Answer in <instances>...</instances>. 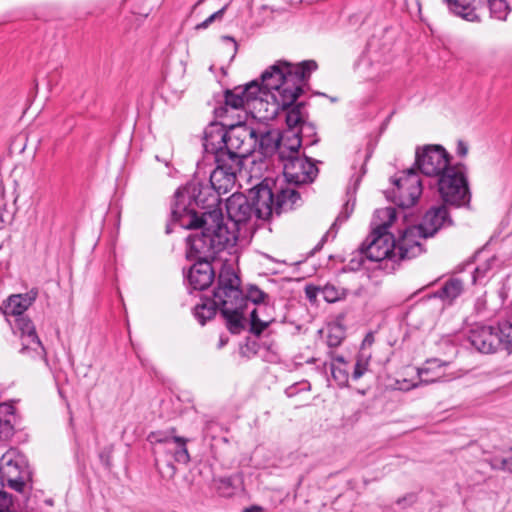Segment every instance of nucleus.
<instances>
[{
    "mask_svg": "<svg viewBox=\"0 0 512 512\" xmlns=\"http://www.w3.org/2000/svg\"><path fill=\"white\" fill-rule=\"evenodd\" d=\"M217 166L211 172L209 183L191 181L178 187L170 201V222L165 232L170 234L175 226L181 229H192L209 221L223 222L221 195L230 192L236 183V177L224 183L214 177Z\"/></svg>",
    "mask_w": 512,
    "mask_h": 512,
    "instance_id": "f257e3e1",
    "label": "nucleus"
},
{
    "mask_svg": "<svg viewBox=\"0 0 512 512\" xmlns=\"http://www.w3.org/2000/svg\"><path fill=\"white\" fill-rule=\"evenodd\" d=\"M240 284L241 279L232 265L223 263L216 280L214 296L220 304V314L225 320L228 331L235 335L244 331L247 324L244 316V300L240 297Z\"/></svg>",
    "mask_w": 512,
    "mask_h": 512,
    "instance_id": "f03ea898",
    "label": "nucleus"
},
{
    "mask_svg": "<svg viewBox=\"0 0 512 512\" xmlns=\"http://www.w3.org/2000/svg\"><path fill=\"white\" fill-rule=\"evenodd\" d=\"M226 141V149L219 153L214 176L224 183H228L227 180L232 179V175L237 178L244 166V160L255 152V129L244 122L228 124Z\"/></svg>",
    "mask_w": 512,
    "mask_h": 512,
    "instance_id": "7ed1b4c3",
    "label": "nucleus"
},
{
    "mask_svg": "<svg viewBox=\"0 0 512 512\" xmlns=\"http://www.w3.org/2000/svg\"><path fill=\"white\" fill-rule=\"evenodd\" d=\"M388 221L377 226L364 240L358 249L361 259L356 263L362 265L363 258L378 263L380 269L392 271L397 263L394 251L393 235L387 231L388 227L396 219L395 208L388 207L382 210Z\"/></svg>",
    "mask_w": 512,
    "mask_h": 512,
    "instance_id": "20e7f679",
    "label": "nucleus"
},
{
    "mask_svg": "<svg viewBox=\"0 0 512 512\" xmlns=\"http://www.w3.org/2000/svg\"><path fill=\"white\" fill-rule=\"evenodd\" d=\"M191 230H200L186 238V258L196 261H213L231 241V234L223 222L200 224Z\"/></svg>",
    "mask_w": 512,
    "mask_h": 512,
    "instance_id": "39448f33",
    "label": "nucleus"
},
{
    "mask_svg": "<svg viewBox=\"0 0 512 512\" xmlns=\"http://www.w3.org/2000/svg\"><path fill=\"white\" fill-rule=\"evenodd\" d=\"M256 194L262 207L258 212L268 219L274 214L279 216L302 205L301 195L292 185L287 183L283 186L270 178H265L258 184Z\"/></svg>",
    "mask_w": 512,
    "mask_h": 512,
    "instance_id": "423d86ee",
    "label": "nucleus"
},
{
    "mask_svg": "<svg viewBox=\"0 0 512 512\" xmlns=\"http://www.w3.org/2000/svg\"><path fill=\"white\" fill-rule=\"evenodd\" d=\"M467 166L458 162L436 177V186L443 203L460 208L471 201Z\"/></svg>",
    "mask_w": 512,
    "mask_h": 512,
    "instance_id": "0eeeda50",
    "label": "nucleus"
},
{
    "mask_svg": "<svg viewBox=\"0 0 512 512\" xmlns=\"http://www.w3.org/2000/svg\"><path fill=\"white\" fill-rule=\"evenodd\" d=\"M0 479L17 492H23L31 480V471L25 455L16 449H9L0 458Z\"/></svg>",
    "mask_w": 512,
    "mask_h": 512,
    "instance_id": "6e6552de",
    "label": "nucleus"
},
{
    "mask_svg": "<svg viewBox=\"0 0 512 512\" xmlns=\"http://www.w3.org/2000/svg\"><path fill=\"white\" fill-rule=\"evenodd\" d=\"M295 71L288 72V79L285 84L277 90V94H271L269 98L273 99L275 109L272 112L276 114L279 109L287 110L296 104L297 99L304 93V86L313 70L318 66H296Z\"/></svg>",
    "mask_w": 512,
    "mask_h": 512,
    "instance_id": "1a4fd4ad",
    "label": "nucleus"
},
{
    "mask_svg": "<svg viewBox=\"0 0 512 512\" xmlns=\"http://www.w3.org/2000/svg\"><path fill=\"white\" fill-rule=\"evenodd\" d=\"M257 190L258 185L250 189L248 196L242 193H233L226 200L227 215L235 225L239 226L240 224L247 223L252 216H255L257 219L268 220L267 216L260 215L258 212L262 207L257 198Z\"/></svg>",
    "mask_w": 512,
    "mask_h": 512,
    "instance_id": "9d476101",
    "label": "nucleus"
},
{
    "mask_svg": "<svg viewBox=\"0 0 512 512\" xmlns=\"http://www.w3.org/2000/svg\"><path fill=\"white\" fill-rule=\"evenodd\" d=\"M450 161L451 155L441 145L428 144L416 148L415 166L428 177L436 178L451 166Z\"/></svg>",
    "mask_w": 512,
    "mask_h": 512,
    "instance_id": "9b49d317",
    "label": "nucleus"
},
{
    "mask_svg": "<svg viewBox=\"0 0 512 512\" xmlns=\"http://www.w3.org/2000/svg\"><path fill=\"white\" fill-rule=\"evenodd\" d=\"M395 187L391 192L392 201L400 208H410L422 194V182L414 168L407 169L399 178L393 179Z\"/></svg>",
    "mask_w": 512,
    "mask_h": 512,
    "instance_id": "f8f14e48",
    "label": "nucleus"
},
{
    "mask_svg": "<svg viewBox=\"0 0 512 512\" xmlns=\"http://www.w3.org/2000/svg\"><path fill=\"white\" fill-rule=\"evenodd\" d=\"M280 160L283 162V176L289 185L312 183L318 175L315 163L306 156H286L285 151L281 150Z\"/></svg>",
    "mask_w": 512,
    "mask_h": 512,
    "instance_id": "ddd939ff",
    "label": "nucleus"
},
{
    "mask_svg": "<svg viewBox=\"0 0 512 512\" xmlns=\"http://www.w3.org/2000/svg\"><path fill=\"white\" fill-rule=\"evenodd\" d=\"M422 238L424 239L422 230L418 225L407 227L397 240L393 238L397 262L410 260L422 254L424 252L423 245L420 242Z\"/></svg>",
    "mask_w": 512,
    "mask_h": 512,
    "instance_id": "4468645a",
    "label": "nucleus"
},
{
    "mask_svg": "<svg viewBox=\"0 0 512 512\" xmlns=\"http://www.w3.org/2000/svg\"><path fill=\"white\" fill-rule=\"evenodd\" d=\"M16 327L22 338L21 354L45 358L46 351L39 339L33 322L27 317H18Z\"/></svg>",
    "mask_w": 512,
    "mask_h": 512,
    "instance_id": "2eb2a0df",
    "label": "nucleus"
},
{
    "mask_svg": "<svg viewBox=\"0 0 512 512\" xmlns=\"http://www.w3.org/2000/svg\"><path fill=\"white\" fill-rule=\"evenodd\" d=\"M447 205L442 203L432 206L426 211L421 223L418 225L420 230H422L424 239L433 237L440 229L453 225Z\"/></svg>",
    "mask_w": 512,
    "mask_h": 512,
    "instance_id": "dca6fc26",
    "label": "nucleus"
},
{
    "mask_svg": "<svg viewBox=\"0 0 512 512\" xmlns=\"http://www.w3.org/2000/svg\"><path fill=\"white\" fill-rule=\"evenodd\" d=\"M467 340L480 353L491 354L500 350L499 337L494 326L473 327L468 333Z\"/></svg>",
    "mask_w": 512,
    "mask_h": 512,
    "instance_id": "f3484780",
    "label": "nucleus"
},
{
    "mask_svg": "<svg viewBox=\"0 0 512 512\" xmlns=\"http://www.w3.org/2000/svg\"><path fill=\"white\" fill-rule=\"evenodd\" d=\"M275 322L274 301L271 299L268 303H263L253 308L249 318V333L260 337L262 333Z\"/></svg>",
    "mask_w": 512,
    "mask_h": 512,
    "instance_id": "a211bd4d",
    "label": "nucleus"
},
{
    "mask_svg": "<svg viewBox=\"0 0 512 512\" xmlns=\"http://www.w3.org/2000/svg\"><path fill=\"white\" fill-rule=\"evenodd\" d=\"M212 261H196L190 268L187 280L192 290L203 291L209 288L215 280Z\"/></svg>",
    "mask_w": 512,
    "mask_h": 512,
    "instance_id": "6ab92c4d",
    "label": "nucleus"
},
{
    "mask_svg": "<svg viewBox=\"0 0 512 512\" xmlns=\"http://www.w3.org/2000/svg\"><path fill=\"white\" fill-rule=\"evenodd\" d=\"M228 123H222L221 126H214L209 131L205 132L204 149L207 153L214 155L216 166H218V156L220 151H224L227 145V129Z\"/></svg>",
    "mask_w": 512,
    "mask_h": 512,
    "instance_id": "aec40b11",
    "label": "nucleus"
},
{
    "mask_svg": "<svg viewBox=\"0 0 512 512\" xmlns=\"http://www.w3.org/2000/svg\"><path fill=\"white\" fill-rule=\"evenodd\" d=\"M175 428L162 438V444L165 445L167 453L173 455L174 460L183 465H187L191 458L187 449L188 438L175 435Z\"/></svg>",
    "mask_w": 512,
    "mask_h": 512,
    "instance_id": "412c9836",
    "label": "nucleus"
},
{
    "mask_svg": "<svg viewBox=\"0 0 512 512\" xmlns=\"http://www.w3.org/2000/svg\"><path fill=\"white\" fill-rule=\"evenodd\" d=\"M291 66H270L269 69L265 70L259 80L263 90L269 96L273 90L277 91L288 79V68Z\"/></svg>",
    "mask_w": 512,
    "mask_h": 512,
    "instance_id": "4be33fe9",
    "label": "nucleus"
},
{
    "mask_svg": "<svg viewBox=\"0 0 512 512\" xmlns=\"http://www.w3.org/2000/svg\"><path fill=\"white\" fill-rule=\"evenodd\" d=\"M255 151H258L263 157L272 156L276 151L279 152L281 137L276 130L255 129Z\"/></svg>",
    "mask_w": 512,
    "mask_h": 512,
    "instance_id": "5701e85b",
    "label": "nucleus"
},
{
    "mask_svg": "<svg viewBox=\"0 0 512 512\" xmlns=\"http://www.w3.org/2000/svg\"><path fill=\"white\" fill-rule=\"evenodd\" d=\"M37 295V291L33 289L24 294L11 295L7 299L4 313L6 315L23 317V313L34 303Z\"/></svg>",
    "mask_w": 512,
    "mask_h": 512,
    "instance_id": "b1692460",
    "label": "nucleus"
},
{
    "mask_svg": "<svg viewBox=\"0 0 512 512\" xmlns=\"http://www.w3.org/2000/svg\"><path fill=\"white\" fill-rule=\"evenodd\" d=\"M225 104L215 108L214 113L217 118H224L228 113V109H242L245 106H249L245 99V90H242V86L228 89L224 94Z\"/></svg>",
    "mask_w": 512,
    "mask_h": 512,
    "instance_id": "393cba45",
    "label": "nucleus"
},
{
    "mask_svg": "<svg viewBox=\"0 0 512 512\" xmlns=\"http://www.w3.org/2000/svg\"><path fill=\"white\" fill-rule=\"evenodd\" d=\"M306 106L307 102L301 101L287 109L286 124L290 131H294L298 126L300 129L297 132H303L305 128L314 130V126L307 122L308 112L305 110Z\"/></svg>",
    "mask_w": 512,
    "mask_h": 512,
    "instance_id": "a878e982",
    "label": "nucleus"
},
{
    "mask_svg": "<svg viewBox=\"0 0 512 512\" xmlns=\"http://www.w3.org/2000/svg\"><path fill=\"white\" fill-rule=\"evenodd\" d=\"M463 291V281L456 277H450L443 283L439 290L433 293L431 297L439 298L444 303L451 305L454 300L462 294Z\"/></svg>",
    "mask_w": 512,
    "mask_h": 512,
    "instance_id": "bb28decb",
    "label": "nucleus"
},
{
    "mask_svg": "<svg viewBox=\"0 0 512 512\" xmlns=\"http://www.w3.org/2000/svg\"><path fill=\"white\" fill-rule=\"evenodd\" d=\"M216 300L214 295L213 298L203 297L201 303L194 307L193 315L201 325H205L215 317L217 311H220V304Z\"/></svg>",
    "mask_w": 512,
    "mask_h": 512,
    "instance_id": "cd10ccee",
    "label": "nucleus"
},
{
    "mask_svg": "<svg viewBox=\"0 0 512 512\" xmlns=\"http://www.w3.org/2000/svg\"><path fill=\"white\" fill-rule=\"evenodd\" d=\"M14 407L8 403L0 404V439L8 440L14 434Z\"/></svg>",
    "mask_w": 512,
    "mask_h": 512,
    "instance_id": "c85d7f7f",
    "label": "nucleus"
},
{
    "mask_svg": "<svg viewBox=\"0 0 512 512\" xmlns=\"http://www.w3.org/2000/svg\"><path fill=\"white\" fill-rule=\"evenodd\" d=\"M449 11L469 22L479 21V16L475 12V8L469 0H443Z\"/></svg>",
    "mask_w": 512,
    "mask_h": 512,
    "instance_id": "c756f323",
    "label": "nucleus"
},
{
    "mask_svg": "<svg viewBox=\"0 0 512 512\" xmlns=\"http://www.w3.org/2000/svg\"><path fill=\"white\" fill-rule=\"evenodd\" d=\"M240 297L244 300L243 307L246 309L248 302L253 303L255 306H259L263 303H268L269 300H271V296L260 289L255 284H249L246 287L245 293L240 288Z\"/></svg>",
    "mask_w": 512,
    "mask_h": 512,
    "instance_id": "7c9ffc66",
    "label": "nucleus"
},
{
    "mask_svg": "<svg viewBox=\"0 0 512 512\" xmlns=\"http://www.w3.org/2000/svg\"><path fill=\"white\" fill-rule=\"evenodd\" d=\"M242 90H245V99L248 105L254 102H259L260 105H262L263 102L268 103L269 95L264 92L258 79L246 83L242 86Z\"/></svg>",
    "mask_w": 512,
    "mask_h": 512,
    "instance_id": "2f4dec72",
    "label": "nucleus"
},
{
    "mask_svg": "<svg viewBox=\"0 0 512 512\" xmlns=\"http://www.w3.org/2000/svg\"><path fill=\"white\" fill-rule=\"evenodd\" d=\"M292 133L291 136H285L283 139L281 138L279 153L281 150L285 151L286 156H300L299 148L301 147V136L302 132L290 131Z\"/></svg>",
    "mask_w": 512,
    "mask_h": 512,
    "instance_id": "473e14b6",
    "label": "nucleus"
},
{
    "mask_svg": "<svg viewBox=\"0 0 512 512\" xmlns=\"http://www.w3.org/2000/svg\"><path fill=\"white\" fill-rule=\"evenodd\" d=\"M343 319L344 316L341 314L337 317V323L328 326L326 343L330 348L340 346L345 339V328L339 323Z\"/></svg>",
    "mask_w": 512,
    "mask_h": 512,
    "instance_id": "72a5a7b5",
    "label": "nucleus"
},
{
    "mask_svg": "<svg viewBox=\"0 0 512 512\" xmlns=\"http://www.w3.org/2000/svg\"><path fill=\"white\" fill-rule=\"evenodd\" d=\"M493 470L504 471L512 474V447L503 451V455H494L487 459Z\"/></svg>",
    "mask_w": 512,
    "mask_h": 512,
    "instance_id": "f704fd0d",
    "label": "nucleus"
},
{
    "mask_svg": "<svg viewBox=\"0 0 512 512\" xmlns=\"http://www.w3.org/2000/svg\"><path fill=\"white\" fill-rule=\"evenodd\" d=\"M488 6L491 16L498 20H505L510 12L506 0H488Z\"/></svg>",
    "mask_w": 512,
    "mask_h": 512,
    "instance_id": "c9c22d12",
    "label": "nucleus"
},
{
    "mask_svg": "<svg viewBox=\"0 0 512 512\" xmlns=\"http://www.w3.org/2000/svg\"><path fill=\"white\" fill-rule=\"evenodd\" d=\"M330 369L333 379L339 386L344 387L348 385L349 372L346 366H340L335 363H331Z\"/></svg>",
    "mask_w": 512,
    "mask_h": 512,
    "instance_id": "e433bc0d",
    "label": "nucleus"
},
{
    "mask_svg": "<svg viewBox=\"0 0 512 512\" xmlns=\"http://www.w3.org/2000/svg\"><path fill=\"white\" fill-rule=\"evenodd\" d=\"M321 294L328 303H334L344 297V292L332 284H326L321 288Z\"/></svg>",
    "mask_w": 512,
    "mask_h": 512,
    "instance_id": "4c0bfd02",
    "label": "nucleus"
},
{
    "mask_svg": "<svg viewBox=\"0 0 512 512\" xmlns=\"http://www.w3.org/2000/svg\"><path fill=\"white\" fill-rule=\"evenodd\" d=\"M368 369V359H364L362 356H358L357 361L354 365L352 372L353 380L360 379Z\"/></svg>",
    "mask_w": 512,
    "mask_h": 512,
    "instance_id": "58836bf2",
    "label": "nucleus"
},
{
    "mask_svg": "<svg viewBox=\"0 0 512 512\" xmlns=\"http://www.w3.org/2000/svg\"><path fill=\"white\" fill-rule=\"evenodd\" d=\"M227 6H224L220 10L211 14L208 18H206L203 22L197 24L196 29H206L211 23L216 20H221L223 18L224 12Z\"/></svg>",
    "mask_w": 512,
    "mask_h": 512,
    "instance_id": "ea45409f",
    "label": "nucleus"
},
{
    "mask_svg": "<svg viewBox=\"0 0 512 512\" xmlns=\"http://www.w3.org/2000/svg\"><path fill=\"white\" fill-rule=\"evenodd\" d=\"M12 505V497L7 492L0 491V512H10Z\"/></svg>",
    "mask_w": 512,
    "mask_h": 512,
    "instance_id": "a19ab883",
    "label": "nucleus"
},
{
    "mask_svg": "<svg viewBox=\"0 0 512 512\" xmlns=\"http://www.w3.org/2000/svg\"><path fill=\"white\" fill-rule=\"evenodd\" d=\"M353 207H354V203L351 205V207L349 206V201H347L343 207V210L340 212V214L338 215V217L336 218L334 224H333V227L338 223H342L344 221H346L349 217H350V214L352 213L353 211Z\"/></svg>",
    "mask_w": 512,
    "mask_h": 512,
    "instance_id": "79ce46f5",
    "label": "nucleus"
},
{
    "mask_svg": "<svg viewBox=\"0 0 512 512\" xmlns=\"http://www.w3.org/2000/svg\"><path fill=\"white\" fill-rule=\"evenodd\" d=\"M428 373H429L428 368L418 369V375L420 377L419 384L428 385V384L436 383L439 381V377L438 378H430V376L425 377V375H428Z\"/></svg>",
    "mask_w": 512,
    "mask_h": 512,
    "instance_id": "37998d69",
    "label": "nucleus"
},
{
    "mask_svg": "<svg viewBox=\"0 0 512 512\" xmlns=\"http://www.w3.org/2000/svg\"><path fill=\"white\" fill-rule=\"evenodd\" d=\"M321 292V289H319L318 287L316 286H313V285H307L305 287V295H306V298L310 301V302H315L316 299H317V295L318 293Z\"/></svg>",
    "mask_w": 512,
    "mask_h": 512,
    "instance_id": "c03bdc74",
    "label": "nucleus"
},
{
    "mask_svg": "<svg viewBox=\"0 0 512 512\" xmlns=\"http://www.w3.org/2000/svg\"><path fill=\"white\" fill-rule=\"evenodd\" d=\"M416 499H417V496L416 494L414 493H409L403 497H400L397 499L396 503L398 505H403V504H408V505H412L413 503L416 502Z\"/></svg>",
    "mask_w": 512,
    "mask_h": 512,
    "instance_id": "a18cd8bd",
    "label": "nucleus"
},
{
    "mask_svg": "<svg viewBox=\"0 0 512 512\" xmlns=\"http://www.w3.org/2000/svg\"><path fill=\"white\" fill-rule=\"evenodd\" d=\"M456 153L460 157H465L468 153V145L463 140H458Z\"/></svg>",
    "mask_w": 512,
    "mask_h": 512,
    "instance_id": "49530a36",
    "label": "nucleus"
},
{
    "mask_svg": "<svg viewBox=\"0 0 512 512\" xmlns=\"http://www.w3.org/2000/svg\"><path fill=\"white\" fill-rule=\"evenodd\" d=\"M150 6L147 5V6H144V7H140V8H137V7H134L133 8V14L135 15H139V16H142V17H147L150 13Z\"/></svg>",
    "mask_w": 512,
    "mask_h": 512,
    "instance_id": "de8ad7c7",
    "label": "nucleus"
},
{
    "mask_svg": "<svg viewBox=\"0 0 512 512\" xmlns=\"http://www.w3.org/2000/svg\"><path fill=\"white\" fill-rule=\"evenodd\" d=\"M330 357L332 359V363H335L340 366H347V362L342 355H336L333 352L330 353Z\"/></svg>",
    "mask_w": 512,
    "mask_h": 512,
    "instance_id": "09e8293b",
    "label": "nucleus"
},
{
    "mask_svg": "<svg viewBox=\"0 0 512 512\" xmlns=\"http://www.w3.org/2000/svg\"><path fill=\"white\" fill-rule=\"evenodd\" d=\"M327 239V234H325L322 239L320 240V242L310 251L309 255L310 256H313L315 253H317L318 251H320L323 247V244L325 243Z\"/></svg>",
    "mask_w": 512,
    "mask_h": 512,
    "instance_id": "8fccbe9b",
    "label": "nucleus"
},
{
    "mask_svg": "<svg viewBox=\"0 0 512 512\" xmlns=\"http://www.w3.org/2000/svg\"><path fill=\"white\" fill-rule=\"evenodd\" d=\"M243 512H262V508L259 506H252L244 509Z\"/></svg>",
    "mask_w": 512,
    "mask_h": 512,
    "instance_id": "3c124183",
    "label": "nucleus"
},
{
    "mask_svg": "<svg viewBox=\"0 0 512 512\" xmlns=\"http://www.w3.org/2000/svg\"><path fill=\"white\" fill-rule=\"evenodd\" d=\"M260 9L264 12H269L268 17H271V14L274 12V10L267 5H262Z\"/></svg>",
    "mask_w": 512,
    "mask_h": 512,
    "instance_id": "603ef678",
    "label": "nucleus"
},
{
    "mask_svg": "<svg viewBox=\"0 0 512 512\" xmlns=\"http://www.w3.org/2000/svg\"><path fill=\"white\" fill-rule=\"evenodd\" d=\"M226 39L231 41L232 49H233L234 52H236V50H237V43L235 42V40L233 38H230V37H226Z\"/></svg>",
    "mask_w": 512,
    "mask_h": 512,
    "instance_id": "864d4df0",
    "label": "nucleus"
},
{
    "mask_svg": "<svg viewBox=\"0 0 512 512\" xmlns=\"http://www.w3.org/2000/svg\"><path fill=\"white\" fill-rule=\"evenodd\" d=\"M297 64H303V65L316 64V62L314 60H303V61L298 62Z\"/></svg>",
    "mask_w": 512,
    "mask_h": 512,
    "instance_id": "5fc2aeb1",
    "label": "nucleus"
},
{
    "mask_svg": "<svg viewBox=\"0 0 512 512\" xmlns=\"http://www.w3.org/2000/svg\"><path fill=\"white\" fill-rule=\"evenodd\" d=\"M274 64H281V65H284V64H292L291 62L287 61V60H277L275 61Z\"/></svg>",
    "mask_w": 512,
    "mask_h": 512,
    "instance_id": "6e6d98bb",
    "label": "nucleus"
},
{
    "mask_svg": "<svg viewBox=\"0 0 512 512\" xmlns=\"http://www.w3.org/2000/svg\"><path fill=\"white\" fill-rule=\"evenodd\" d=\"M304 131H307V133H309V134H315V129H314V130H310V129H308V128H305V129L303 130V132H304Z\"/></svg>",
    "mask_w": 512,
    "mask_h": 512,
    "instance_id": "4d7b16f0",
    "label": "nucleus"
},
{
    "mask_svg": "<svg viewBox=\"0 0 512 512\" xmlns=\"http://www.w3.org/2000/svg\"><path fill=\"white\" fill-rule=\"evenodd\" d=\"M149 438H150L151 443H154L155 435H154V434H151V435L149 436Z\"/></svg>",
    "mask_w": 512,
    "mask_h": 512,
    "instance_id": "13d9d810",
    "label": "nucleus"
},
{
    "mask_svg": "<svg viewBox=\"0 0 512 512\" xmlns=\"http://www.w3.org/2000/svg\"><path fill=\"white\" fill-rule=\"evenodd\" d=\"M356 260L353 258L350 260V264L353 266V268H355L354 264H355Z\"/></svg>",
    "mask_w": 512,
    "mask_h": 512,
    "instance_id": "bf43d9fd",
    "label": "nucleus"
},
{
    "mask_svg": "<svg viewBox=\"0 0 512 512\" xmlns=\"http://www.w3.org/2000/svg\"><path fill=\"white\" fill-rule=\"evenodd\" d=\"M359 181H360V177H358V178L356 179V184H358V183H359Z\"/></svg>",
    "mask_w": 512,
    "mask_h": 512,
    "instance_id": "052dcab7",
    "label": "nucleus"
}]
</instances>
